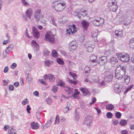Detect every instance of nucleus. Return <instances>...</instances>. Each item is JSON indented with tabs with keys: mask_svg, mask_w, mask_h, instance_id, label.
Returning a JSON list of instances; mask_svg holds the SVG:
<instances>
[{
	"mask_svg": "<svg viewBox=\"0 0 134 134\" xmlns=\"http://www.w3.org/2000/svg\"><path fill=\"white\" fill-rule=\"evenodd\" d=\"M129 47L130 48H134V38L131 39L129 42Z\"/></svg>",
	"mask_w": 134,
	"mask_h": 134,
	"instance_id": "nucleus-32",
	"label": "nucleus"
},
{
	"mask_svg": "<svg viewBox=\"0 0 134 134\" xmlns=\"http://www.w3.org/2000/svg\"><path fill=\"white\" fill-rule=\"evenodd\" d=\"M126 69L122 65H119L116 69L115 72V77L117 79L120 80L125 73Z\"/></svg>",
	"mask_w": 134,
	"mask_h": 134,
	"instance_id": "nucleus-1",
	"label": "nucleus"
},
{
	"mask_svg": "<svg viewBox=\"0 0 134 134\" xmlns=\"http://www.w3.org/2000/svg\"><path fill=\"white\" fill-rule=\"evenodd\" d=\"M115 116L116 118L117 119H119L121 117V114L120 112H116L115 114Z\"/></svg>",
	"mask_w": 134,
	"mask_h": 134,
	"instance_id": "nucleus-44",
	"label": "nucleus"
},
{
	"mask_svg": "<svg viewBox=\"0 0 134 134\" xmlns=\"http://www.w3.org/2000/svg\"><path fill=\"white\" fill-rule=\"evenodd\" d=\"M39 81L41 82V83L43 85H45L46 84V83L45 81H43L42 79L39 80Z\"/></svg>",
	"mask_w": 134,
	"mask_h": 134,
	"instance_id": "nucleus-59",
	"label": "nucleus"
},
{
	"mask_svg": "<svg viewBox=\"0 0 134 134\" xmlns=\"http://www.w3.org/2000/svg\"><path fill=\"white\" fill-rule=\"evenodd\" d=\"M80 90L82 91L83 94L85 95H88L89 94V92L86 89L82 87L80 88Z\"/></svg>",
	"mask_w": 134,
	"mask_h": 134,
	"instance_id": "nucleus-27",
	"label": "nucleus"
},
{
	"mask_svg": "<svg viewBox=\"0 0 134 134\" xmlns=\"http://www.w3.org/2000/svg\"><path fill=\"white\" fill-rule=\"evenodd\" d=\"M50 52L47 49H44L43 51V54L44 56L47 57L49 55Z\"/></svg>",
	"mask_w": 134,
	"mask_h": 134,
	"instance_id": "nucleus-34",
	"label": "nucleus"
},
{
	"mask_svg": "<svg viewBox=\"0 0 134 134\" xmlns=\"http://www.w3.org/2000/svg\"><path fill=\"white\" fill-rule=\"evenodd\" d=\"M47 103L49 105H51L52 103V99L49 97L47 98L46 99Z\"/></svg>",
	"mask_w": 134,
	"mask_h": 134,
	"instance_id": "nucleus-42",
	"label": "nucleus"
},
{
	"mask_svg": "<svg viewBox=\"0 0 134 134\" xmlns=\"http://www.w3.org/2000/svg\"><path fill=\"white\" fill-rule=\"evenodd\" d=\"M96 99L94 97H92L91 99L92 102L90 103V105H91L92 104H94L96 101Z\"/></svg>",
	"mask_w": 134,
	"mask_h": 134,
	"instance_id": "nucleus-51",
	"label": "nucleus"
},
{
	"mask_svg": "<svg viewBox=\"0 0 134 134\" xmlns=\"http://www.w3.org/2000/svg\"><path fill=\"white\" fill-rule=\"evenodd\" d=\"M45 65L48 67H49L52 63H53L52 61H50L49 60H46L44 61Z\"/></svg>",
	"mask_w": 134,
	"mask_h": 134,
	"instance_id": "nucleus-35",
	"label": "nucleus"
},
{
	"mask_svg": "<svg viewBox=\"0 0 134 134\" xmlns=\"http://www.w3.org/2000/svg\"><path fill=\"white\" fill-rule=\"evenodd\" d=\"M52 55L53 57L56 58L58 56V53L55 50H53L52 52Z\"/></svg>",
	"mask_w": 134,
	"mask_h": 134,
	"instance_id": "nucleus-41",
	"label": "nucleus"
},
{
	"mask_svg": "<svg viewBox=\"0 0 134 134\" xmlns=\"http://www.w3.org/2000/svg\"><path fill=\"white\" fill-rule=\"evenodd\" d=\"M123 87V86L121 83L115 84L113 87V90L114 92L116 94H120L122 91Z\"/></svg>",
	"mask_w": 134,
	"mask_h": 134,
	"instance_id": "nucleus-7",
	"label": "nucleus"
},
{
	"mask_svg": "<svg viewBox=\"0 0 134 134\" xmlns=\"http://www.w3.org/2000/svg\"><path fill=\"white\" fill-rule=\"evenodd\" d=\"M91 70V68L89 67L86 66L85 69V71L86 74L88 73L89 71Z\"/></svg>",
	"mask_w": 134,
	"mask_h": 134,
	"instance_id": "nucleus-49",
	"label": "nucleus"
},
{
	"mask_svg": "<svg viewBox=\"0 0 134 134\" xmlns=\"http://www.w3.org/2000/svg\"><path fill=\"white\" fill-rule=\"evenodd\" d=\"M116 55L119 59L124 62H128L130 59L129 56L127 54H125L124 55L121 53H118Z\"/></svg>",
	"mask_w": 134,
	"mask_h": 134,
	"instance_id": "nucleus-5",
	"label": "nucleus"
},
{
	"mask_svg": "<svg viewBox=\"0 0 134 134\" xmlns=\"http://www.w3.org/2000/svg\"><path fill=\"white\" fill-rule=\"evenodd\" d=\"M59 116L58 115L56 116V119L55 122V124H58L59 123Z\"/></svg>",
	"mask_w": 134,
	"mask_h": 134,
	"instance_id": "nucleus-48",
	"label": "nucleus"
},
{
	"mask_svg": "<svg viewBox=\"0 0 134 134\" xmlns=\"http://www.w3.org/2000/svg\"><path fill=\"white\" fill-rule=\"evenodd\" d=\"M65 89V90L68 92V94H71L73 92L72 88L70 87L69 86H66Z\"/></svg>",
	"mask_w": 134,
	"mask_h": 134,
	"instance_id": "nucleus-28",
	"label": "nucleus"
},
{
	"mask_svg": "<svg viewBox=\"0 0 134 134\" xmlns=\"http://www.w3.org/2000/svg\"><path fill=\"white\" fill-rule=\"evenodd\" d=\"M129 128L131 130H134V124H131L130 125Z\"/></svg>",
	"mask_w": 134,
	"mask_h": 134,
	"instance_id": "nucleus-64",
	"label": "nucleus"
},
{
	"mask_svg": "<svg viewBox=\"0 0 134 134\" xmlns=\"http://www.w3.org/2000/svg\"><path fill=\"white\" fill-rule=\"evenodd\" d=\"M112 123L114 125H117L119 123V121L117 119H114L112 120Z\"/></svg>",
	"mask_w": 134,
	"mask_h": 134,
	"instance_id": "nucleus-47",
	"label": "nucleus"
},
{
	"mask_svg": "<svg viewBox=\"0 0 134 134\" xmlns=\"http://www.w3.org/2000/svg\"><path fill=\"white\" fill-rule=\"evenodd\" d=\"M8 53V52L6 51H5V50L4 51H3L2 53V55L3 57L4 58H5L7 55Z\"/></svg>",
	"mask_w": 134,
	"mask_h": 134,
	"instance_id": "nucleus-54",
	"label": "nucleus"
},
{
	"mask_svg": "<svg viewBox=\"0 0 134 134\" xmlns=\"http://www.w3.org/2000/svg\"><path fill=\"white\" fill-rule=\"evenodd\" d=\"M57 62L60 65H63L64 64V61L61 58H58L56 59Z\"/></svg>",
	"mask_w": 134,
	"mask_h": 134,
	"instance_id": "nucleus-39",
	"label": "nucleus"
},
{
	"mask_svg": "<svg viewBox=\"0 0 134 134\" xmlns=\"http://www.w3.org/2000/svg\"><path fill=\"white\" fill-rule=\"evenodd\" d=\"M130 14L129 13H126L123 14L122 16V19L126 21V23L124 24L126 26L129 25L131 22V18L130 17Z\"/></svg>",
	"mask_w": 134,
	"mask_h": 134,
	"instance_id": "nucleus-6",
	"label": "nucleus"
},
{
	"mask_svg": "<svg viewBox=\"0 0 134 134\" xmlns=\"http://www.w3.org/2000/svg\"><path fill=\"white\" fill-rule=\"evenodd\" d=\"M97 56L94 55H91L90 57L91 60L89 61L90 63H96L97 61H96L97 59Z\"/></svg>",
	"mask_w": 134,
	"mask_h": 134,
	"instance_id": "nucleus-26",
	"label": "nucleus"
},
{
	"mask_svg": "<svg viewBox=\"0 0 134 134\" xmlns=\"http://www.w3.org/2000/svg\"><path fill=\"white\" fill-rule=\"evenodd\" d=\"M95 109L97 111L98 114H99L101 112L100 109L98 108H95Z\"/></svg>",
	"mask_w": 134,
	"mask_h": 134,
	"instance_id": "nucleus-62",
	"label": "nucleus"
},
{
	"mask_svg": "<svg viewBox=\"0 0 134 134\" xmlns=\"http://www.w3.org/2000/svg\"><path fill=\"white\" fill-rule=\"evenodd\" d=\"M16 64L15 63H13L11 66V68L12 69H14V68L16 67Z\"/></svg>",
	"mask_w": 134,
	"mask_h": 134,
	"instance_id": "nucleus-63",
	"label": "nucleus"
},
{
	"mask_svg": "<svg viewBox=\"0 0 134 134\" xmlns=\"http://www.w3.org/2000/svg\"><path fill=\"white\" fill-rule=\"evenodd\" d=\"M71 28H72L73 30V31H72L71 28L69 26L68 27V29H66V34L67 35L68 34V35H70V34L73 35L74 33H75V32L76 31V27L75 25L74 24H73L72 26H70Z\"/></svg>",
	"mask_w": 134,
	"mask_h": 134,
	"instance_id": "nucleus-11",
	"label": "nucleus"
},
{
	"mask_svg": "<svg viewBox=\"0 0 134 134\" xmlns=\"http://www.w3.org/2000/svg\"><path fill=\"white\" fill-rule=\"evenodd\" d=\"M115 36L117 38L121 37L123 36L122 31L121 30H116L115 32Z\"/></svg>",
	"mask_w": 134,
	"mask_h": 134,
	"instance_id": "nucleus-21",
	"label": "nucleus"
},
{
	"mask_svg": "<svg viewBox=\"0 0 134 134\" xmlns=\"http://www.w3.org/2000/svg\"><path fill=\"white\" fill-rule=\"evenodd\" d=\"M113 116L112 114L110 112H108L106 114V116L108 118H112Z\"/></svg>",
	"mask_w": 134,
	"mask_h": 134,
	"instance_id": "nucleus-46",
	"label": "nucleus"
},
{
	"mask_svg": "<svg viewBox=\"0 0 134 134\" xmlns=\"http://www.w3.org/2000/svg\"><path fill=\"white\" fill-rule=\"evenodd\" d=\"M112 5L110 6V10L114 12H116L118 7L117 3L116 1L114 0V2H112Z\"/></svg>",
	"mask_w": 134,
	"mask_h": 134,
	"instance_id": "nucleus-14",
	"label": "nucleus"
},
{
	"mask_svg": "<svg viewBox=\"0 0 134 134\" xmlns=\"http://www.w3.org/2000/svg\"><path fill=\"white\" fill-rule=\"evenodd\" d=\"M32 9L31 8L27 9L25 13L26 17L31 19V17L32 14Z\"/></svg>",
	"mask_w": 134,
	"mask_h": 134,
	"instance_id": "nucleus-20",
	"label": "nucleus"
},
{
	"mask_svg": "<svg viewBox=\"0 0 134 134\" xmlns=\"http://www.w3.org/2000/svg\"><path fill=\"white\" fill-rule=\"evenodd\" d=\"M45 40L51 44H53L54 42L55 38L51 32L50 31L47 32L45 35Z\"/></svg>",
	"mask_w": 134,
	"mask_h": 134,
	"instance_id": "nucleus-4",
	"label": "nucleus"
},
{
	"mask_svg": "<svg viewBox=\"0 0 134 134\" xmlns=\"http://www.w3.org/2000/svg\"><path fill=\"white\" fill-rule=\"evenodd\" d=\"M87 15V12L86 10L83 9H81L80 10L79 13L78 14V16L80 19L81 16L84 17L86 16Z\"/></svg>",
	"mask_w": 134,
	"mask_h": 134,
	"instance_id": "nucleus-18",
	"label": "nucleus"
},
{
	"mask_svg": "<svg viewBox=\"0 0 134 134\" xmlns=\"http://www.w3.org/2000/svg\"><path fill=\"white\" fill-rule=\"evenodd\" d=\"M43 77L45 80L48 79L50 81L52 82H54L55 80V77L54 75L51 74H46L43 76Z\"/></svg>",
	"mask_w": 134,
	"mask_h": 134,
	"instance_id": "nucleus-12",
	"label": "nucleus"
},
{
	"mask_svg": "<svg viewBox=\"0 0 134 134\" xmlns=\"http://www.w3.org/2000/svg\"><path fill=\"white\" fill-rule=\"evenodd\" d=\"M33 95L36 97H38L39 96V93L37 91H35L33 93Z\"/></svg>",
	"mask_w": 134,
	"mask_h": 134,
	"instance_id": "nucleus-58",
	"label": "nucleus"
},
{
	"mask_svg": "<svg viewBox=\"0 0 134 134\" xmlns=\"http://www.w3.org/2000/svg\"><path fill=\"white\" fill-rule=\"evenodd\" d=\"M30 126L32 129L34 130L37 129L39 127V125L38 123L34 121L31 123Z\"/></svg>",
	"mask_w": 134,
	"mask_h": 134,
	"instance_id": "nucleus-23",
	"label": "nucleus"
},
{
	"mask_svg": "<svg viewBox=\"0 0 134 134\" xmlns=\"http://www.w3.org/2000/svg\"><path fill=\"white\" fill-rule=\"evenodd\" d=\"M107 62V58L104 56H102L97 61V62L101 65L105 64Z\"/></svg>",
	"mask_w": 134,
	"mask_h": 134,
	"instance_id": "nucleus-13",
	"label": "nucleus"
},
{
	"mask_svg": "<svg viewBox=\"0 0 134 134\" xmlns=\"http://www.w3.org/2000/svg\"><path fill=\"white\" fill-rule=\"evenodd\" d=\"M77 44L75 41H73L69 44V49L70 51L73 52L77 48Z\"/></svg>",
	"mask_w": 134,
	"mask_h": 134,
	"instance_id": "nucleus-9",
	"label": "nucleus"
},
{
	"mask_svg": "<svg viewBox=\"0 0 134 134\" xmlns=\"http://www.w3.org/2000/svg\"><path fill=\"white\" fill-rule=\"evenodd\" d=\"M112 77L111 74L109 72H107L105 76L104 79L106 81L109 82L112 80Z\"/></svg>",
	"mask_w": 134,
	"mask_h": 134,
	"instance_id": "nucleus-17",
	"label": "nucleus"
},
{
	"mask_svg": "<svg viewBox=\"0 0 134 134\" xmlns=\"http://www.w3.org/2000/svg\"><path fill=\"white\" fill-rule=\"evenodd\" d=\"M27 99H25L24 100H23L22 102V103L23 105H24L25 104H27L28 103V101H27Z\"/></svg>",
	"mask_w": 134,
	"mask_h": 134,
	"instance_id": "nucleus-53",
	"label": "nucleus"
},
{
	"mask_svg": "<svg viewBox=\"0 0 134 134\" xmlns=\"http://www.w3.org/2000/svg\"><path fill=\"white\" fill-rule=\"evenodd\" d=\"M92 21L93 25L97 27L102 26L104 22L103 19L98 16L94 17Z\"/></svg>",
	"mask_w": 134,
	"mask_h": 134,
	"instance_id": "nucleus-3",
	"label": "nucleus"
},
{
	"mask_svg": "<svg viewBox=\"0 0 134 134\" xmlns=\"http://www.w3.org/2000/svg\"><path fill=\"white\" fill-rule=\"evenodd\" d=\"M8 67L7 66L5 67L4 68L3 72L4 73H6L8 72Z\"/></svg>",
	"mask_w": 134,
	"mask_h": 134,
	"instance_id": "nucleus-57",
	"label": "nucleus"
},
{
	"mask_svg": "<svg viewBox=\"0 0 134 134\" xmlns=\"http://www.w3.org/2000/svg\"><path fill=\"white\" fill-rule=\"evenodd\" d=\"M133 86V85H131L130 86L128 87L126 89L125 91L124 92L125 93L127 92L128 91L130 90L132 88Z\"/></svg>",
	"mask_w": 134,
	"mask_h": 134,
	"instance_id": "nucleus-50",
	"label": "nucleus"
},
{
	"mask_svg": "<svg viewBox=\"0 0 134 134\" xmlns=\"http://www.w3.org/2000/svg\"><path fill=\"white\" fill-rule=\"evenodd\" d=\"M52 121V118L51 117L49 120L47 121V123L44 125L45 127L46 128L49 127L51 125V124Z\"/></svg>",
	"mask_w": 134,
	"mask_h": 134,
	"instance_id": "nucleus-36",
	"label": "nucleus"
},
{
	"mask_svg": "<svg viewBox=\"0 0 134 134\" xmlns=\"http://www.w3.org/2000/svg\"><path fill=\"white\" fill-rule=\"evenodd\" d=\"M114 106L113 105L111 104H109L106 106V108L109 111H111L113 110L114 109Z\"/></svg>",
	"mask_w": 134,
	"mask_h": 134,
	"instance_id": "nucleus-30",
	"label": "nucleus"
},
{
	"mask_svg": "<svg viewBox=\"0 0 134 134\" xmlns=\"http://www.w3.org/2000/svg\"><path fill=\"white\" fill-rule=\"evenodd\" d=\"M70 105V102H67L66 107L64 109V112L65 113L67 112L69 110V106Z\"/></svg>",
	"mask_w": 134,
	"mask_h": 134,
	"instance_id": "nucleus-38",
	"label": "nucleus"
},
{
	"mask_svg": "<svg viewBox=\"0 0 134 134\" xmlns=\"http://www.w3.org/2000/svg\"><path fill=\"white\" fill-rule=\"evenodd\" d=\"M130 77L127 75H126L124 78V80L125 84L126 85L128 84L130 82Z\"/></svg>",
	"mask_w": 134,
	"mask_h": 134,
	"instance_id": "nucleus-37",
	"label": "nucleus"
},
{
	"mask_svg": "<svg viewBox=\"0 0 134 134\" xmlns=\"http://www.w3.org/2000/svg\"><path fill=\"white\" fill-rule=\"evenodd\" d=\"M25 74L26 77V81L28 82H31L32 80V79L31 77V75L29 72L27 70H26L25 72Z\"/></svg>",
	"mask_w": 134,
	"mask_h": 134,
	"instance_id": "nucleus-16",
	"label": "nucleus"
},
{
	"mask_svg": "<svg viewBox=\"0 0 134 134\" xmlns=\"http://www.w3.org/2000/svg\"><path fill=\"white\" fill-rule=\"evenodd\" d=\"M88 46L87 44L86 46V50L87 51L89 52H91L93 51V48L94 47V46L93 45H91Z\"/></svg>",
	"mask_w": 134,
	"mask_h": 134,
	"instance_id": "nucleus-25",
	"label": "nucleus"
},
{
	"mask_svg": "<svg viewBox=\"0 0 134 134\" xmlns=\"http://www.w3.org/2000/svg\"><path fill=\"white\" fill-rule=\"evenodd\" d=\"M119 124L122 126H125L127 124V120L124 119H121L120 121Z\"/></svg>",
	"mask_w": 134,
	"mask_h": 134,
	"instance_id": "nucleus-29",
	"label": "nucleus"
},
{
	"mask_svg": "<svg viewBox=\"0 0 134 134\" xmlns=\"http://www.w3.org/2000/svg\"><path fill=\"white\" fill-rule=\"evenodd\" d=\"M42 17V13L40 10H36L34 12V17L36 21L39 20Z\"/></svg>",
	"mask_w": 134,
	"mask_h": 134,
	"instance_id": "nucleus-10",
	"label": "nucleus"
},
{
	"mask_svg": "<svg viewBox=\"0 0 134 134\" xmlns=\"http://www.w3.org/2000/svg\"><path fill=\"white\" fill-rule=\"evenodd\" d=\"M21 1L23 4L25 6H27L29 5L28 2L25 0H21Z\"/></svg>",
	"mask_w": 134,
	"mask_h": 134,
	"instance_id": "nucleus-43",
	"label": "nucleus"
},
{
	"mask_svg": "<svg viewBox=\"0 0 134 134\" xmlns=\"http://www.w3.org/2000/svg\"><path fill=\"white\" fill-rule=\"evenodd\" d=\"M25 35L29 38H31V37L29 36L27 32V29L25 32Z\"/></svg>",
	"mask_w": 134,
	"mask_h": 134,
	"instance_id": "nucleus-61",
	"label": "nucleus"
},
{
	"mask_svg": "<svg viewBox=\"0 0 134 134\" xmlns=\"http://www.w3.org/2000/svg\"><path fill=\"white\" fill-rule=\"evenodd\" d=\"M31 108L30 106L28 105L27 107L26 110L29 113H30V110H31Z\"/></svg>",
	"mask_w": 134,
	"mask_h": 134,
	"instance_id": "nucleus-60",
	"label": "nucleus"
},
{
	"mask_svg": "<svg viewBox=\"0 0 134 134\" xmlns=\"http://www.w3.org/2000/svg\"><path fill=\"white\" fill-rule=\"evenodd\" d=\"M68 81L71 83H72L73 84L75 85L77 83V82L75 81H73L72 80H70L68 78Z\"/></svg>",
	"mask_w": 134,
	"mask_h": 134,
	"instance_id": "nucleus-55",
	"label": "nucleus"
},
{
	"mask_svg": "<svg viewBox=\"0 0 134 134\" xmlns=\"http://www.w3.org/2000/svg\"><path fill=\"white\" fill-rule=\"evenodd\" d=\"M81 25L83 28L86 30L89 25V23L85 20H84L82 22Z\"/></svg>",
	"mask_w": 134,
	"mask_h": 134,
	"instance_id": "nucleus-22",
	"label": "nucleus"
},
{
	"mask_svg": "<svg viewBox=\"0 0 134 134\" xmlns=\"http://www.w3.org/2000/svg\"><path fill=\"white\" fill-rule=\"evenodd\" d=\"M66 7V3L61 2L60 0L55 1L53 2V7L57 12L62 11Z\"/></svg>",
	"mask_w": 134,
	"mask_h": 134,
	"instance_id": "nucleus-2",
	"label": "nucleus"
},
{
	"mask_svg": "<svg viewBox=\"0 0 134 134\" xmlns=\"http://www.w3.org/2000/svg\"><path fill=\"white\" fill-rule=\"evenodd\" d=\"M32 30L34 36L37 38H38L40 36V33L38 30L35 27L33 26Z\"/></svg>",
	"mask_w": 134,
	"mask_h": 134,
	"instance_id": "nucleus-15",
	"label": "nucleus"
},
{
	"mask_svg": "<svg viewBox=\"0 0 134 134\" xmlns=\"http://www.w3.org/2000/svg\"><path fill=\"white\" fill-rule=\"evenodd\" d=\"M6 37L7 38V39L6 40H4L3 41V44H7V43L9 41L10 37L9 36V35L8 34H7Z\"/></svg>",
	"mask_w": 134,
	"mask_h": 134,
	"instance_id": "nucleus-40",
	"label": "nucleus"
},
{
	"mask_svg": "<svg viewBox=\"0 0 134 134\" xmlns=\"http://www.w3.org/2000/svg\"><path fill=\"white\" fill-rule=\"evenodd\" d=\"M50 23L55 26H56V24L55 22L54 19L53 18H51L50 20Z\"/></svg>",
	"mask_w": 134,
	"mask_h": 134,
	"instance_id": "nucleus-52",
	"label": "nucleus"
},
{
	"mask_svg": "<svg viewBox=\"0 0 134 134\" xmlns=\"http://www.w3.org/2000/svg\"><path fill=\"white\" fill-rule=\"evenodd\" d=\"M117 59L115 57H112L110 58L109 62L113 64H115L117 62Z\"/></svg>",
	"mask_w": 134,
	"mask_h": 134,
	"instance_id": "nucleus-33",
	"label": "nucleus"
},
{
	"mask_svg": "<svg viewBox=\"0 0 134 134\" xmlns=\"http://www.w3.org/2000/svg\"><path fill=\"white\" fill-rule=\"evenodd\" d=\"M91 35L92 38L94 39L95 41L97 40V36L98 35V33L96 31H93L91 33Z\"/></svg>",
	"mask_w": 134,
	"mask_h": 134,
	"instance_id": "nucleus-31",
	"label": "nucleus"
},
{
	"mask_svg": "<svg viewBox=\"0 0 134 134\" xmlns=\"http://www.w3.org/2000/svg\"><path fill=\"white\" fill-rule=\"evenodd\" d=\"M93 81L95 82H98L99 81V77L97 76L95 78L93 79Z\"/></svg>",
	"mask_w": 134,
	"mask_h": 134,
	"instance_id": "nucleus-56",
	"label": "nucleus"
},
{
	"mask_svg": "<svg viewBox=\"0 0 134 134\" xmlns=\"http://www.w3.org/2000/svg\"><path fill=\"white\" fill-rule=\"evenodd\" d=\"M32 47L35 51H37L39 50V47L38 44L36 41L33 40L32 41Z\"/></svg>",
	"mask_w": 134,
	"mask_h": 134,
	"instance_id": "nucleus-19",
	"label": "nucleus"
},
{
	"mask_svg": "<svg viewBox=\"0 0 134 134\" xmlns=\"http://www.w3.org/2000/svg\"><path fill=\"white\" fill-rule=\"evenodd\" d=\"M58 90V87L56 86H54L51 89V91L54 93H55L57 92Z\"/></svg>",
	"mask_w": 134,
	"mask_h": 134,
	"instance_id": "nucleus-45",
	"label": "nucleus"
},
{
	"mask_svg": "<svg viewBox=\"0 0 134 134\" xmlns=\"http://www.w3.org/2000/svg\"><path fill=\"white\" fill-rule=\"evenodd\" d=\"M57 86L59 85L61 87H62L65 88L66 86L65 85V82L63 81L62 80L59 79V80L58 84L57 85Z\"/></svg>",
	"mask_w": 134,
	"mask_h": 134,
	"instance_id": "nucleus-24",
	"label": "nucleus"
},
{
	"mask_svg": "<svg viewBox=\"0 0 134 134\" xmlns=\"http://www.w3.org/2000/svg\"><path fill=\"white\" fill-rule=\"evenodd\" d=\"M92 118L91 116H87L85 118L83 121V123L88 127L90 128L92 125Z\"/></svg>",
	"mask_w": 134,
	"mask_h": 134,
	"instance_id": "nucleus-8",
	"label": "nucleus"
}]
</instances>
